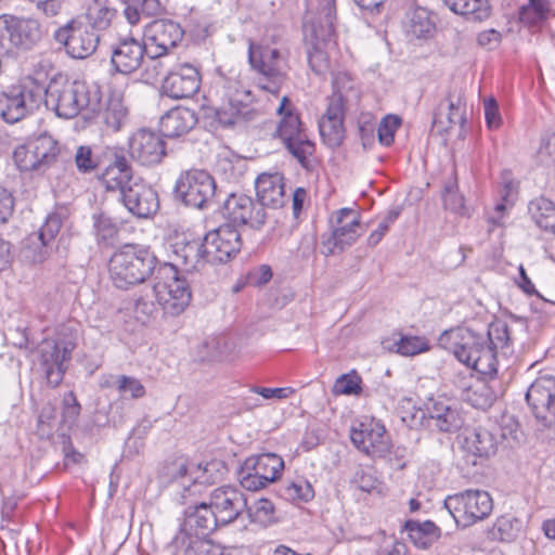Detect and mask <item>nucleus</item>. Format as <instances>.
<instances>
[{
    "mask_svg": "<svg viewBox=\"0 0 555 555\" xmlns=\"http://www.w3.org/2000/svg\"><path fill=\"white\" fill-rule=\"evenodd\" d=\"M438 344L467 367L483 375L496 374L498 357L512 352L508 325L502 320L490 323L487 333L461 326L444 331Z\"/></svg>",
    "mask_w": 555,
    "mask_h": 555,
    "instance_id": "nucleus-2",
    "label": "nucleus"
},
{
    "mask_svg": "<svg viewBox=\"0 0 555 555\" xmlns=\"http://www.w3.org/2000/svg\"><path fill=\"white\" fill-rule=\"evenodd\" d=\"M156 256L149 247L126 244L116 250L108 262L109 278L120 289H128L145 282L157 266Z\"/></svg>",
    "mask_w": 555,
    "mask_h": 555,
    "instance_id": "nucleus-4",
    "label": "nucleus"
},
{
    "mask_svg": "<svg viewBox=\"0 0 555 555\" xmlns=\"http://www.w3.org/2000/svg\"><path fill=\"white\" fill-rule=\"evenodd\" d=\"M83 16L94 33L107 30L117 16V9L111 0H87Z\"/></svg>",
    "mask_w": 555,
    "mask_h": 555,
    "instance_id": "nucleus-36",
    "label": "nucleus"
},
{
    "mask_svg": "<svg viewBox=\"0 0 555 555\" xmlns=\"http://www.w3.org/2000/svg\"><path fill=\"white\" fill-rule=\"evenodd\" d=\"M131 164L124 154H115L112 163L100 176V181L108 192H118L119 196L130 186L134 179Z\"/></svg>",
    "mask_w": 555,
    "mask_h": 555,
    "instance_id": "nucleus-32",
    "label": "nucleus"
},
{
    "mask_svg": "<svg viewBox=\"0 0 555 555\" xmlns=\"http://www.w3.org/2000/svg\"><path fill=\"white\" fill-rule=\"evenodd\" d=\"M279 492L283 499L298 503H307L314 498L312 485L301 477L283 483Z\"/></svg>",
    "mask_w": 555,
    "mask_h": 555,
    "instance_id": "nucleus-44",
    "label": "nucleus"
},
{
    "mask_svg": "<svg viewBox=\"0 0 555 555\" xmlns=\"http://www.w3.org/2000/svg\"><path fill=\"white\" fill-rule=\"evenodd\" d=\"M284 468V461L275 453L247 457L237 470L240 485L248 491H258L275 481Z\"/></svg>",
    "mask_w": 555,
    "mask_h": 555,
    "instance_id": "nucleus-13",
    "label": "nucleus"
},
{
    "mask_svg": "<svg viewBox=\"0 0 555 555\" xmlns=\"http://www.w3.org/2000/svg\"><path fill=\"white\" fill-rule=\"evenodd\" d=\"M319 130L323 141L331 147L340 145L344 140V120L321 118Z\"/></svg>",
    "mask_w": 555,
    "mask_h": 555,
    "instance_id": "nucleus-48",
    "label": "nucleus"
},
{
    "mask_svg": "<svg viewBox=\"0 0 555 555\" xmlns=\"http://www.w3.org/2000/svg\"><path fill=\"white\" fill-rule=\"evenodd\" d=\"M335 22L308 21L306 25V49L310 68L317 75L330 70V59L326 48L332 42Z\"/></svg>",
    "mask_w": 555,
    "mask_h": 555,
    "instance_id": "nucleus-16",
    "label": "nucleus"
},
{
    "mask_svg": "<svg viewBox=\"0 0 555 555\" xmlns=\"http://www.w3.org/2000/svg\"><path fill=\"white\" fill-rule=\"evenodd\" d=\"M15 208L13 194L0 186V225L7 224L12 218Z\"/></svg>",
    "mask_w": 555,
    "mask_h": 555,
    "instance_id": "nucleus-61",
    "label": "nucleus"
},
{
    "mask_svg": "<svg viewBox=\"0 0 555 555\" xmlns=\"http://www.w3.org/2000/svg\"><path fill=\"white\" fill-rule=\"evenodd\" d=\"M145 55L149 56L146 43L132 36H126L119 38L112 47L111 62L116 72L128 75L140 68Z\"/></svg>",
    "mask_w": 555,
    "mask_h": 555,
    "instance_id": "nucleus-29",
    "label": "nucleus"
},
{
    "mask_svg": "<svg viewBox=\"0 0 555 555\" xmlns=\"http://www.w3.org/2000/svg\"><path fill=\"white\" fill-rule=\"evenodd\" d=\"M68 360L70 358L59 350L53 341L43 339L38 347V365L51 387L59 386L63 380L65 362Z\"/></svg>",
    "mask_w": 555,
    "mask_h": 555,
    "instance_id": "nucleus-31",
    "label": "nucleus"
},
{
    "mask_svg": "<svg viewBox=\"0 0 555 555\" xmlns=\"http://www.w3.org/2000/svg\"><path fill=\"white\" fill-rule=\"evenodd\" d=\"M254 393L261 396L266 400L271 399H287L295 393V389L292 387H280V388H267L254 386L250 388Z\"/></svg>",
    "mask_w": 555,
    "mask_h": 555,
    "instance_id": "nucleus-62",
    "label": "nucleus"
},
{
    "mask_svg": "<svg viewBox=\"0 0 555 555\" xmlns=\"http://www.w3.org/2000/svg\"><path fill=\"white\" fill-rule=\"evenodd\" d=\"M41 38L42 30L38 21L13 15L0 16V52L10 54L33 50Z\"/></svg>",
    "mask_w": 555,
    "mask_h": 555,
    "instance_id": "nucleus-9",
    "label": "nucleus"
},
{
    "mask_svg": "<svg viewBox=\"0 0 555 555\" xmlns=\"http://www.w3.org/2000/svg\"><path fill=\"white\" fill-rule=\"evenodd\" d=\"M149 56H168L183 40L184 30L172 20L160 18L151 22L144 33Z\"/></svg>",
    "mask_w": 555,
    "mask_h": 555,
    "instance_id": "nucleus-18",
    "label": "nucleus"
},
{
    "mask_svg": "<svg viewBox=\"0 0 555 555\" xmlns=\"http://www.w3.org/2000/svg\"><path fill=\"white\" fill-rule=\"evenodd\" d=\"M494 534L501 541H509L514 538L513 522L509 518H499L493 527Z\"/></svg>",
    "mask_w": 555,
    "mask_h": 555,
    "instance_id": "nucleus-64",
    "label": "nucleus"
},
{
    "mask_svg": "<svg viewBox=\"0 0 555 555\" xmlns=\"http://www.w3.org/2000/svg\"><path fill=\"white\" fill-rule=\"evenodd\" d=\"M172 263H165L164 266H175V270L178 271L180 267L186 273L199 271L206 263H208V257L204 251V240H188L185 236L177 237L170 245Z\"/></svg>",
    "mask_w": 555,
    "mask_h": 555,
    "instance_id": "nucleus-30",
    "label": "nucleus"
},
{
    "mask_svg": "<svg viewBox=\"0 0 555 555\" xmlns=\"http://www.w3.org/2000/svg\"><path fill=\"white\" fill-rule=\"evenodd\" d=\"M53 38L67 55L77 60L92 55L100 42V35L76 18L55 29Z\"/></svg>",
    "mask_w": 555,
    "mask_h": 555,
    "instance_id": "nucleus-14",
    "label": "nucleus"
},
{
    "mask_svg": "<svg viewBox=\"0 0 555 555\" xmlns=\"http://www.w3.org/2000/svg\"><path fill=\"white\" fill-rule=\"evenodd\" d=\"M220 526L216 514L209 506L208 502H194L183 512V520L180 529L173 539V544H179L181 539L189 537H205L209 539V534Z\"/></svg>",
    "mask_w": 555,
    "mask_h": 555,
    "instance_id": "nucleus-20",
    "label": "nucleus"
},
{
    "mask_svg": "<svg viewBox=\"0 0 555 555\" xmlns=\"http://www.w3.org/2000/svg\"><path fill=\"white\" fill-rule=\"evenodd\" d=\"M485 117L489 129H498L502 122L499 105L493 98L485 101Z\"/></svg>",
    "mask_w": 555,
    "mask_h": 555,
    "instance_id": "nucleus-63",
    "label": "nucleus"
},
{
    "mask_svg": "<svg viewBox=\"0 0 555 555\" xmlns=\"http://www.w3.org/2000/svg\"><path fill=\"white\" fill-rule=\"evenodd\" d=\"M435 31L430 13L424 8H416L410 14L408 33L417 39H427Z\"/></svg>",
    "mask_w": 555,
    "mask_h": 555,
    "instance_id": "nucleus-45",
    "label": "nucleus"
},
{
    "mask_svg": "<svg viewBox=\"0 0 555 555\" xmlns=\"http://www.w3.org/2000/svg\"><path fill=\"white\" fill-rule=\"evenodd\" d=\"M455 14L463 15L469 21L482 22L489 18L491 5L489 0H442Z\"/></svg>",
    "mask_w": 555,
    "mask_h": 555,
    "instance_id": "nucleus-39",
    "label": "nucleus"
},
{
    "mask_svg": "<svg viewBox=\"0 0 555 555\" xmlns=\"http://www.w3.org/2000/svg\"><path fill=\"white\" fill-rule=\"evenodd\" d=\"M217 94L219 105H203L201 117L193 109L175 107L162 116L159 121L164 137L178 138L189 133L202 120L205 127L211 129L228 128L254 118L250 108L254 102L251 91L241 81V73L236 68L223 70L217 68Z\"/></svg>",
    "mask_w": 555,
    "mask_h": 555,
    "instance_id": "nucleus-1",
    "label": "nucleus"
},
{
    "mask_svg": "<svg viewBox=\"0 0 555 555\" xmlns=\"http://www.w3.org/2000/svg\"><path fill=\"white\" fill-rule=\"evenodd\" d=\"M276 113L280 120L273 137L281 141L284 149L304 169L311 170L315 143L310 139L299 114L287 96L282 98Z\"/></svg>",
    "mask_w": 555,
    "mask_h": 555,
    "instance_id": "nucleus-5",
    "label": "nucleus"
},
{
    "mask_svg": "<svg viewBox=\"0 0 555 555\" xmlns=\"http://www.w3.org/2000/svg\"><path fill=\"white\" fill-rule=\"evenodd\" d=\"M81 406L73 391L67 392L63 399L62 418L63 423L72 426L78 420Z\"/></svg>",
    "mask_w": 555,
    "mask_h": 555,
    "instance_id": "nucleus-58",
    "label": "nucleus"
},
{
    "mask_svg": "<svg viewBox=\"0 0 555 555\" xmlns=\"http://www.w3.org/2000/svg\"><path fill=\"white\" fill-rule=\"evenodd\" d=\"M309 8L314 12L309 21L335 22L336 7L335 0H309Z\"/></svg>",
    "mask_w": 555,
    "mask_h": 555,
    "instance_id": "nucleus-54",
    "label": "nucleus"
},
{
    "mask_svg": "<svg viewBox=\"0 0 555 555\" xmlns=\"http://www.w3.org/2000/svg\"><path fill=\"white\" fill-rule=\"evenodd\" d=\"M431 426L438 428L442 433H452L460 429L463 425V418L456 408L450 409L448 412L434 421Z\"/></svg>",
    "mask_w": 555,
    "mask_h": 555,
    "instance_id": "nucleus-57",
    "label": "nucleus"
},
{
    "mask_svg": "<svg viewBox=\"0 0 555 555\" xmlns=\"http://www.w3.org/2000/svg\"><path fill=\"white\" fill-rule=\"evenodd\" d=\"M339 79L340 77L337 76L333 81L334 92L328 98L327 108L322 118H336L340 120H344L345 118V99L340 89L338 88Z\"/></svg>",
    "mask_w": 555,
    "mask_h": 555,
    "instance_id": "nucleus-52",
    "label": "nucleus"
},
{
    "mask_svg": "<svg viewBox=\"0 0 555 555\" xmlns=\"http://www.w3.org/2000/svg\"><path fill=\"white\" fill-rule=\"evenodd\" d=\"M201 88L199 69L190 63H181L170 69L163 79L162 90L176 100L190 99Z\"/></svg>",
    "mask_w": 555,
    "mask_h": 555,
    "instance_id": "nucleus-25",
    "label": "nucleus"
},
{
    "mask_svg": "<svg viewBox=\"0 0 555 555\" xmlns=\"http://www.w3.org/2000/svg\"><path fill=\"white\" fill-rule=\"evenodd\" d=\"M66 218L65 209H55L50 212L39 231L27 238L28 243L24 250L26 257L35 263L44 261Z\"/></svg>",
    "mask_w": 555,
    "mask_h": 555,
    "instance_id": "nucleus-21",
    "label": "nucleus"
},
{
    "mask_svg": "<svg viewBox=\"0 0 555 555\" xmlns=\"http://www.w3.org/2000/svg\"><path fill=\"white\" fill-rule=\"evenodd\" d=\"M76 332L70 326L64 324L56 328L54 338H46L47 341L55 343L57 349L69 358L76 348Z\"/></svg>",
    "mask_w": 555,
    "mask_h": 555,
    "instance_id": "nucleus-51",
    "label": "nucleus"
},
{
    "mask_svg": "<svg viewBox=\"0 0 555 555\" xmlns=\"http://www.w3.org/2000/svg\"><path fill=\"white\" fill-rule=\"evenodd\" d=\"M331 233L322 236V253L332 256L344 251L361 235L360 214L352 208H340L330 217Z\"/></svg>",
    "mask_w": 555,
    "mask_h": 555,
    "instance_id": "nucleus-12",
    "label": "nucleus"
},
{
    "mask_svg": "<svg viewBox=\"0 0 555 555\" xmlns=\"http://www.w3.org/2000/svg\"><path fill=\"white\" fill-rule=\"evenodd\" d=\"M242 245L241 233L231 223L221 224L204 236V251L210 263L229 261L240 253Z\"/></svg>",
    "mask_w": 555,
    "mask_h": 555,
    "instance_id": "nucleus-19",
    "label": "nucleus"
},
{
    "mask_svg": "<svg viewBox=\"0 0 555 555\" xmlns=\"http://www.w3.org/2000/svg\"><path fill=\"white\" fill-rule=\"evenodd\" d=\"M117 389L121 393L130 392L131 398L139 399L144 397L145 387L134 377L120 375L117 378Z\"/></svg>",
    "mask_w": 555,
    "mask_h": 555,
    "instance_id": "nucleus-60",
    "label": "nucleus"
},
{
    "mask_svg": "<svg viewBox=\"0 0 555 555\" xmlns=\"http://www.w3.org/2000/svg\"><path fill=\"white\" fill-rule=\"evenodd\" d=\"M181 555H243L242 547H224L205 537H189L175 544Z\"/></svg>",
    "mask_w": 555,
    "mask_h": 555,
    "instance_id": "nucleus-37",
    "label": "nucleus"
},
{
    "mask_svg": "<svg viewBox=\"0 0 555 555\" xmlns=\"http://www.w3.org/2000/svg\"><path fill=\"white\" fill-rule=\"evenodd\" d=\"M361 383V377L356 371H352L338 377L335 382L334 389L336 392L343 395H359L362 390Z\"/></svg>",
    "mask_w": 555,
    "mask_h": 555,
    "instance_id": "nucleus-56",
    "label": "nucleus"
},
{
    "mask_svg": "<svg viewBox=\"0 0 555 555\" xmlns=\"http://www.w3.org/2000/svg\"><path fill=\"white\" fill-rule=\"evenodd\" d=\"M466 102L461 94H448L437 106L433 119V129L439 134L448 133L459 126V137H465Z\"/></svg>",
    "mask_w": 555,
    "mask_h": 555,
    "instance_id": "nucleus-28",
    "label": "nucleus"
},
{
    "mask_svg": "<svg viewBox=\"0 0 555 555\" xmlns=\"http://www.w3.org/2000/svg\"><path fill=\"white\" fill-rule=\"evenodd\" d=\"M124 5L122 14L128 24L135 26L142 16L151 17L162 13L159 0H120Z\"/></svg>",
    "mask_w": 555,
    "mask_h": 555,
    "instance_id": "nucleus-40",
    "label": "nucleus"
},
{
    "mask_svg": "<svg viewBox=\"0 0 555 555\" xmlns=\"http://www.w3.org/2000/svg\"><path fill=\"white\" fill-rule=\"evenodd\" d=\"M251 522L267 527L276 521L274 504L268 499L258 500L246 509Z\"/></svg>",
    "mask_w": 555,
    "mask_h": 555,
    "instance_id": "nucleus-47",
    "label": "nucleus"
},
{
    "mask_svg": "<svg viewBox=\"0 0 555 555\" xmlns=\"http://www.w3.org/2000/svg\"><path fill=\"white\" fill-rule=\"evenodd\" d=\"M208 503L222 527L234 522L247 509L245 494L240 489L231 486L212 490Z\"/></svg>",
    "mask_w": 555,
    "mask_h": 555,
    "instance_id": "nucleus-23",
    "label": "nucleus"
},
{
    "mask_svg": "<svg viewBox=\"0 0 555 555\" xmlns=\"http://www.w3.org/2000/svg\"><path fill=\"white\" fill-rule=\"evenodd\" d=\"M529 214L538 227L555 233V204L546 197H538L529 203Z\"/></svg>",
    "mask_w": 555,
    "mask_h": 555,
    "instance_id": "nucleus-43",
    "label": "nucleus"
},
{
    "mask_svg": "<svg viewBox=\"0 0 555 555\" xmlns=\"http://www.w3.org/2000/svg\"><path fill=\"white\" fill-rule=\"evenodd\" d=\"M526 400L538 422L544 428H555V377H538L528 388Z\"/></svg>",
    "mask_w": 555,
    "mask_h": 555,
    "instance_id": "nucleus-17",
    "label": "nucleus"
},
{
    "mask_svg": "<svg viewBox=\"0 0 555 555\" xmlns=\"http://www.w3.org/2000/svg\"><path fill=\"white\" fill-rule=\"evenodd\" d=\"M257 202L261 207H281L284 204V177L279 173H261L255 182Z\"/></svg>",
    "mask_w": 555,
    "mask_h": 555,
    "instance_id": "nucleus-33",
    "label": "nucleus"
},
{
    "mask_svg": "<svg viewBox=\"0 0 555 555\" xmlns=\"http://www.w3.org/2000/svg\"><path fill=\"white\" fill-rule=\"evenodd\" d=\"M410 541L418 548H429L441 535V530L430 520H408L404 525Z\"/></svg>",
    "mask_w": 555,
    "mask_h": 555,
    "instance_id": "nucleus-38",
    "label": "nucleus"
},
{
    "mask_svg": "<svg viewBox=\"0 0 555 555\" xmlns=\"http://www.w3.org/2000/svg\"><path fill=\"white\" fill-rule=\"evenodd\" d=\"M75 164L80 172L89 173L98 168L99 157L94 155L90 146L81 145L76 151Z\"/></svg>",
    "mask_w": 555,
    "mask_h": 555,
    "instance_id": "nucleus-55",
    "label": "nucleus"
},
{
    "mask_svg": "<svg viewBox=\"0 0 555 555\" xmlns=\"http://www.w3.org/2000/svg\"><path fill=\"white\" fill-rule=\"evenodd\" d=\"M100 101L98 91H91L85 82L70 81L63 76L43 86L42 103L62 118H74L81 112L90 118L100 108Z\"/></svg>",
    "mask_w": 555,
    "mask_h": 555,
    "instance_id": "nucleus-3",
    "label": "nucleus"
},
{
    "mask_svg": "<svg viewBox=\"0 0 555 555\" xmlns=\"http://www.w3.org/2000/svg\"><path fill=\"white\" fill-rule=\"evenodd\" d=\"M443 206L456 215H465L464 197L459 193L456 179H450L444 183L442 193Z\"/></svg>",
    "mask_w": 555,
    "mask_h": 555,
    "instance_id": "nucleus-49",
    "label": "nucleus"
},
{
    "mask_svg": "<svg viewBox=\"0 0 555 555\" xmlns=\"http://www.w3.org/2000/svg\"><path fill=\"white\" fill-rule=\"evenodd\" d=\"M248 60L258 74L257 85L267 92L278 95L287 79L288 51L270 46L249 44Z\"/></svg>",
    "mask_w": 555,
    "mask_h": 555,
    "instance_id": "nucleus-6",
    "label": "nucleus"
},
{
    "mask_svg": "<svg viewBox=\"0 0 555 555\" xmlns=\"http://www.w3.org/2000/svg\"><path fill=\"white\" fill-rule=\"evenodd\" d=\"M456 386L461 391V399L472 406L486 410L492 405L493 391L483 382L476 379L473 374L461 377Z\"/></svg>",
    "mask_w": 555,
    "mask_h": 555,
    "instance_id": "nucleus-35",
    "label": "nucleus"
},
{
    "mask_svg": "<svg viewBox=\"0 0 555 555\" xmlns=\"http://www.w3.org/2000/svg\"><path fill=\"white\" fill-rule=\"evenodd\" d=\"M57 142L49 134H41L14 150L13 158L21 171H43L59 155Z\"/></svg>",
    "mask_w": 555,
    "mask_h": 555,
    "instance_id": "nucleus-15",
    "label": "nucleus"
},
{
    "mask_svg": "<svg viewBox=\"0 0 555 555\" xmlns=\"http://www.w3.org/2000/svg\"><path fill=\"white\" fill-rule=\"evenodd\" d=\"M223 216L233 224L249 225L259 230L267 220V212L258 202L245 194H230L223 203Z\"/></svg>",
    "mask_w": 555,
    "mask_h": 555,
    "instance_id": "nucleus-24",
    "label": "nucleus"
},
{
    "mask_svg": "<svg viewBox=\"0 0 555 555\" xmlns=\"http://www.w3.org/2000/svg\"><path fill=\"white\" fill-rule=\"evenodd\" d=\"M43 101V85L29 79L13 85L0 93V116L9 124H15L38 109Z\"/></svg>",
    "mask_w": 555,
    "mask_h": 555,
    "instance_id": "nucleus-7",
    "label": "nucleus"
},
{
    "mask_svg": "<svg viewBox=\"0 0 555 555\" xmlns=\"http://www.w3.org/2000/svg\"><path fill=\"white\" fill-rule=\"evenodd\" d=\"M395 345L397 347V352L406 357H412L429 350L428 340L421 336L401 335Z\"/></svg>",
    "mask_w": 555,
    "mask_h": 555,
    "instance_id": "nucleus-50",
    "label": "nucleus"
},
{
    "mask_svg": "<svg viewBox=\"0 0 555 555\" xmlns=\"http://www.w3.org/2000/svg\"><path fill=\"white\" fill-rule=\"evenodd\" d=\"M499 427L494 424L489 427L479 426L472 430L464 439V449L478 457H490L498 450Z\"/></svg>",
    "mask_w": 555,
    "mask_h": 555,
    "instance_id": "nucleus-34",
    "label": "nucleus"
},
{
    "mask_svg": "<svg viewBox=\"0 0 555 555\" xmlns=\"http://www.w3.org/2000/svg\"><path fill=\"white\" fill-rule=\"evenodd\" d=\"M400 122V119L395 116H387L380 121L377 133L378 140L383 145L389 146L393 142L395 132L399 128Z\"/></svg>",
    "mask_w": 555,
    "mask_h": 555,
    "instance_id": "nucleus-59",
    "label": "nucleus"
},
{
    "mask_svg": "<svg viewBox=\"0 0 555 555\" xmlns=\"http://www.w3.org/2000/svg\"><path fill=\"white\" fill-rule=\"evenodd\" d=\"M129 154L143 166L158 165L167 155L165 140L155 131L139 129L129 139Z\"/></svg>",
    "mask_w": 555,
    "mask_h": 555,
    "instance_id": "nucleus-27",
    "label": "nucleus"
},
{
    "mask_svg": "<svg viewBox=\"0 0 555 555\" xmlns=\"http://www.w3.org/2000/svg\"><path fill=\"white\" fill-rule=\"evenodd\" d=\"M555 16L550 0H528L519 11V20L529 26H538Z\"/></svg>",
    "mask_w": 555,
    "mask_h": 555,
    "instance_id": "nucleus-42",
    "label": "nucleus"
},
{
    "mask_svg": "<svg viewBox=\"0 0 555 555\" xmlns=\"http://www.w3.org/2000/svg\"><path fill=\"white\" fill-rule=\"evenodd\" d=\"M158 274L160 276L153 286L154 296L166 314L179 315L192 298L190 281L179 276L175 266H163Z\"/></svg>",
    "mask_w": 555,
    "mask_h": 555,
    "instance_id": "nucleus-8",
    "label": "nucleus"
},
{
    "mask_svg": "<svg viewBox=\"0 0 555 555\" xmlns=\"http://www.w3.org/2000/svg\"><path fill=\"white\" fill-rule=\"evenodd\" d=\"M119 198L127 210L140 219L150 218L159 209L157 192L141 177L134 179Z\"/></svg>",
    "mask_w": 555,
    "mask_h": 555,
    "instance_id": "nucleus-26",
    "label": "nucleus"
},
{
    "mask_svg": "<svg viewBox=\"0 0 555 555\" xmlns=\"http://www.w3.org/2000/svg\"><path fill=\"white\" fill-rule=\"evenodd\" d=\"M350 482L357 489L366 493L373 492L379 486V481L373 472L370 468L363 466H358L356 468Z\"/></svg>",
    "mask_w": 555,
    "mask_h": 555,
    "instance_id": "nucleus-53",
    "label": "nucleus"
},
{
    "mask_svg": "<svg viewBox=\"0 0 555 555\" xmlns=\"http://www.w3.org/2000/svg\"><path fill=\"white\" fill-rule=\"evenodd\" d=\"M175 194L186 206L198 209L211 207L218 196L215 179L199 169L182 173L176 182Z\"/></svg>",
    "mask_w": 555,
    "mask_h": 555,
    "instance_id": "nucleus-11",
    "label": "nucleus"
},
{
    "mask_svg": "<svg viewBox=\"0 0 555 555\" xmlns=\"http://www.w3.org/2000/svg\"><path fill=\"white\" fill-rule=\"evenodd\" d=\"M98 118L107 127L108 130L117 132L128 119V109L121 99L112 96L108 99L103 111H96Z\"/></svg>",
    "mask_w": 555,
    "mask_h": 555,
    "instance_id": "nucleus-41",
    "label": "nucleus"
},
{
    "mask_svg": "<svg viewBox=\"0 0 555 555\" xmlns=\"http://www.w3.org/2000/svg\"><path fill=\"white\" fill-rule=\"evenodd\" d=\"M444 507L457 526L467 528L487 518L493 509V502L487 491L468 489L447 496Z\"/></svg>",
    "mask_w": 555,
    "mask_h": 555,
    "instance_id": "nucleus-10",
    "label": "nucleus"
},
{
    "mask_svg": "<svg viewBox=\"0 0 555 555\" xmlns=\"http://www.w3.org/2000/svg\"><path fill=\"white\" fill-rule=\"evenodd\" d=\"M350 439L359 451L373 459L385 457L392 447L385 426L375 421L361 423L358 428H352Z\"/></svg>",
    "mask_w": 555,
    "mask_h": 555,
    "instance_id": "nucleus-22",
    "label": "nucleus"
},
{
    "mask_svg": "<svg viewBox=\"0 0 555 555\" xmlns=\"http://www.w3.org/2000/svg\"><path fill=\"white\" fill-rule=\"evenodd\" d=\"M93 229L99 243L111 244L118 235L119 228L117 223L105 214H95L92 216Z\"/></svg>",
    "mask_w": 555,
    "mask_h": 555,
    "instance_id": "nucleus-46",
    "label": "nucleus"
}]
</instances>
